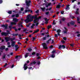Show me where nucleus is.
<instances>
[{"label": "nucleus", "mask_w": 80, "mask_h": 80, "mask_svg": "<svg viewBox=\"0 0 80 80\" xmlns=\"http://www.w3.org/2000/svg\"><path fill=\"white\" fill-rule=\"evenodd\" d=\"M5 47L3 46H2L1 47L0 49L1 50H3V49H5Z\"/></svg>", "instance_id": "nucleus-23"}, {"label": "nucleus", "mask_w": 80, "mask_h": 80, "mask_svg": "<svg viewBox=\"0 0 80 80\" xmlns=\"http://www.w3.org/2000/svg\"><path fill=\"white\" fill-rule=\"evenodd\" d=\"M23 68H24V70H27V68H28V67L27 66V63H25L24 64Z\"/></svg>", "instance_id": "nucleus-10"}, {"label": "nucleus", "mask_w": 80, "mask_h": 80, "mask_svg": "<svg viewBox=\"0 0 80 80\" xmlns=\"http://www.w3.org/2000/svg\"><path fill=\"white\" fill-rule=\"evenodd\" d=\"M65 20V18L64 17H62V18L61 20L60 21V23H62V22H64Z\"/></svg>", "instance_id": "nucleus-11"}, {"label": "nucleus", "mask_w": 80, "mask_h": 80, "mask_svg": "<svg viewBox=\"0 0 80 80\" xmlns=\"http://www.w3.org/2000/svg\"><path fill=\"white\" fill-rule=\"evenodd\" d=\"M51 57H52V58H54V57H55V54H52Z\"/></svg>", "instance_id": "nucleus-28"}, {"label": "nucleus", "mask_w": 80, "mask_h": 80, "mask_svg": "<svg viewBox=\"0 0 80 80\" xmlns=\"http://www.w3.org/2000/svg\"><path fill=\"white\" fill-rule=\"evenodd\" d=\"M47 38L46 37H44L43 38V40H46Z\"/></svg>", "instance_id": "nucleus-51"}, {"label": "nucleus", "mask_w": 80, "mask_h": 80, "mask_svg": "<svg viewBox=\"0 0 80 80\" xmlns=\"http://www.w3.org/2000/svg\"><path fill=\"white\" fill-rule=\"evenodd\" d=\"M15 48H19V47H18V45H16L15 46Z\"/></svg>", "instance_id": "nucleus-36"}, {"label": "nucleus", "mask_w": 80, "mask_h": 80, "mask_svg": "<svg viewBox=\"0 0 80 80\" xmlns=\"http://www.w3.org/2000/svg\"><path fill=\"white\" fill-rule=\"evenodd\" d=\"M28 68L29 70H33V69L32 67Z\"/></svg>", "instance_id": "nucleus-34"}, {"label": "nucleus", "mask_w": 80, "mask_h": 80, "mask_svg": "<svg viewBox=\"0 0 80 80\" xmlns=\"http://www.w3.org/2000/svg\"><path fill=\"white\" fill-rule=\"evenodd\" d=\"M12 35H13V36H14L15 37L17 35V34H12Z\"/></svg>", "instance_id": "nucleus-35"}, {"label": "nucleus", "mask_w": 80, "mask_h": 80, "mask_svg": "<svg viewBox=\"0 0 80 80\" xmlns=\"http://www.w3.org/2000/svg\"><path fill=\"white\" fill-rule=\"evenodd\" d=\"M10 42H8L7 43V44H8V45H10Z\"/></svg>", "instance_id": "nucleus-64"}, {"label": "nucleus", "mask_w": 80, "mask_h": 80, "mask_svg": "<svg viewBox=\"0 0 80 80\" xmlns=\"http://www.w3.org/2000/svg\"><path fill=\"white\" fill-rule=\"evenodd\" d=\"M64 29H65V31L63 32L64 33H67V28H64Z\"/></svg>", "instance_id": "nucleus-26"}, {"label": "nucleus", "mask_w": 80, "mask_h": 80, "mask_svg": "<svg viewBox=\"0 0 80 80\" xmlns=\"http://www.w3.org/2000/svg\"><path fill=\"white\" fill-rule=\"evenodd\" d=\"M16 43V42L15 41H12L11 42V46L12 47H13L15 45V43Z\"/></svg>", "instance_id": "nucleus-8"}, {"label": "nucleus", "mask_w": 80, "mask_h": 80, "mask_svg": "<svg viewBox=\"0 0 80 80\" xmlns=\"http://www.w3.org/2000/svg\"><path fill=\"white\" fill-rule=\"evenodd\" d=\"M8 34H10V33L9 32H2L1 33V35L2 36H7Z\"/></svg>", "instance_id": "nucleus-4"}, {"label": "nucleus", "mask_w": 80, "mask_h": 80, "mask_svg": "<svg viewBox=\"0 0 80 80\" xmlns=\"http://www.w3.org/2000/svg\"><path fill=\"white\" fill-rule=\"evenodd\" d=\"M39 32V29H38L35 30L33 32V34H34V33H37V32Z\"/></svg>", "instance_id": "nucleus-17"}, {"label": "nucleus", "mask_w": 80, "mask_h": 80, "mask_svg": "<svg viewBox=\"0 0 80 80\" xmlns=\"http://www.w3.org/2000/svg\"><path fill=\"white\" fill-rule=\"evenodd\" d=\"M30 25H31V23H30L28 24L26 26V27H30Z\"/></svg>", "instance_id": "nucleus-33"}, {"label": "nucleus", "mask_w": 80, "mask_h": 80, "mask_svg": "<svg viewBox=\"0 0 80 80\" xmlns=\"http://www.w3.org/2000/svg\"><path fill=\"white\" fill-rule=\"evenodd\" d=\"M16 58H17V59H20V58H22V56H17L16 57Z\"/></svg>", "instance_id": "nucleus-16"}, {"label": "nucleus", "mask_w": 80, "mask_h": 80, "mask_svg": "<svg viewBox=\"0 0 80 80\" xmlns=\"http://www.w3.org/2000/svg\"><path fill=\"white\" fill-rule=\"evenodd\" d=\"M74 23L75 22L74 21H71L70 23L69 22L68 23V27H70V24L72 25H74Z\"/></svg>", "instance_id": "nucleus-5"}, {"label": "nucleus", "mask_w": 80, "mask_h": 80, "mask_svg": "<svg viewBox=\"0 0 80 80\" xmlns=\"http://www.w3.org/2000/svg\"><path fill=\"white\" fill-rule=\"evenodd\" d=\"M75 1H76V0H72V3H74Z\"/></svg>", "instance_id": "nucleus-59"}, {"label": "nucleus", "mask_w": 80, "mask_h": 80, "mask_svg": "<svg viewBox=\"0 0 80 80\" xmlns=\"http://www.w3.org/2000/svg\"><path fill=\"white\" fill-rule=\"evenodd\" d=\"M28 54H29V53H26L25 54V58H27L28 57Z\"/></svg>", "instance_id": "nucleus-21"}, {"label": "nucleus", "mask_w": 80, "mask_h": 80, "mask_svg": "<svg viewBox=\"0 0 80 80\" xmlns=\"http://www.w3.org/2000/svg\"><path fill=\"white\" fill-rule=\"evenodd\" d=\"M57 32H58V33H60V32H61V30L60 29L58 30L57 31Z\"/></svg>", "instance_id": "nucleus-30"}, {"label": "nucleus", "mask_w": 80, "mask_h": 80, "mask_svg": "<svg viewBox=\"0 0 80 80\" xmlns=\"http://www.w3.org/2000/svg\"><path fill=\"white\" fill-rule=\"evenodd\" d=\"M16 25V23L13 22H11V26H12V25Z\"/></svg>", "instance_id": "nucleus-19"}, {"label": "nucleus", "mask_w": 80, "mask_h": 80, "mask_svg": "<svg viewBox=\"0 0 80 80\" xmlns=\"http://www.w3.org/2000/svg\"><path fill=\"white\" fill-rule=\"evenodd\" d=\"M49 12H46V15H48V14H49Z\"/></svg>", "instance_id": "nucleus-47"}, {"label": "nucleus", "mask_w": 80, "mask_h": 80, "mask_svg": "<svg viewBox=\"0 0 80 80\" xmlns=\"http://www.w3.org/2000/svg\"><path fill=\"white\" fill-rule=\"evenodd\" d=\"M8 13H9V14H12V11H9L8 12Z\"/></svg>", "instance_id": "nucleus-32"}, {"label": "nucleus", "mask_w": 80, "mask_h": 80, "mask_svg": "<svg viewBox=\"0 0 80 80\" xmlns=\"http://www.w3.org/2000/svg\"><path fill=\"white\" fill-rule=\"evenodd\" d=\"M40 18H41V17L40 16L38 18H37V15H35V16L34 18V23L32 24L31 26V28H33L34 26L36 27H37L38 25L39 20Z\"/></svg>", "instance_id": "nucleus-1"}, {"label": "nucleus", "mask_w": 80, "mask_h": 80, "mask_svg": "<svg viewBox=\"0 0 80 80\" xmlns=\"http://www.w3.org/2000/svg\"><path fill=\"white\" fill-rule=\"evenodd\" d=\"M3 1L2 0H0V3H2Z\"/></svg>", "instance_id": "nucleus-60"}, {"label": "nucleus", "mask_w": 80, "mask_h": 80, "mask_svg": "<svg viewBox=\"0 0 80 80\" xmlns=\"http://www.w3.org/2000/svg\"><path fill=\"white\" fill-rule=\"evenodd\" d=\"M63 40H67V38L66 37H64L63 38Z\"/></svg>", "instance_id": "nucleus-43"}, {"label": "nucleus", "mask_w": 80, "mask_h": 80, "mask_svg": "<svg viewBox=\"0 0 80 80\" xmlns=\"http://www.w3.org/2000/svg\"><path fill=\"white\" fill-rule=\"evenodd\" d=\"M7 65V64L6 63L4 66V67H5Z\"/></svg>", "instance_id": "nucleus-62"}, {"label": "nucleus", "mask_w": 80, "mask_h": 80, "mask_svg": "<svg viewBox=\"0 0 80 80\" xmlns=\"http://www.w3.org/2000/svg\"><path fill=\"white\" fill-rule=\"evenodd\" d=\"M16 17V15L15 14H13L12 16V17Z\"/></svg>", "instance_id": "nucleus-42"}, {"label": "nucleus", "mask_w": 80, "mask_h": 80, "mask_svg": "<svg viewBox=\"0 0 80 80\" xmlns=\"http://www.w3.org/2000/svg\"><path fill=\"white\" fill-rule=\"evenodd\" d=\"M19 16V15L18 14H16V17H18V16Z\"/></svg>", "instance_id": "nucleus-38"}, {"label": "nucleus", "mask_w": 80, "mask_h": 80, "mask_svg": "<svg viewBox=\"0 0 80 80\" xmlns=\"http://www.w3.org/2000/svg\"><path fill=\"white\" fill-rule=\"evenodd\" d=\"M5 40H6V42H8L9 40H10V38L9 37H6L5 38Z\"/></svg>", "instance_id": "nucleus-9"}, {"label": "nucleus", "mask_w": 80, "mask_h": 80, "mask_svg": "<svg viewBox=\"0 0 80 80\" xmlns=\"http://www.w3.org/2000/svg\"><path fill=\"white\" fill-rule=\"evenodd\" d=\"M22 22H20L18 24V27H23V25H22Z\"/></svg>", "instance_id": "nucleus-14"}, {"label": "nucleus", "mask_w": 80, "mask_h": 80, "mask_svg": "<svg viewBox=\"0 0 80 80\" xmlns=\"http://www.w3.org/2000/svg\"><path fill=\"white\" fill-rule=\"evenodd\" d=\"M41 8L42 11H45V7L44 8Z\"/></svg>", "instance_id": "nucleus-27"}, {"label": "nucleus", "mask_w": 80, "mask_h": 80, "mask_svg": "<svg viewBox=\"0 0 80 80\" xmlns=\"http://www.w3.org/2000/svg\"><path fill=\"white\" fill-rule=\"evenodd\" d=\"M32 39H33V40H32V41L33 42V41H34V40H35V38H32Z\"/></svg>", "instance_id": "nucleus-53"}, {"label": "nucleus", "mask_w": 80, "mask_h": 80, "mask_svg": "<svg viewBox=\"0 0 80 80\" xmlns=\"http://www.w3.org/2000/svg\"><path fill=\"white\" fill-rule=\"evenodd\" d=\"M46 22H45V23H48V20L47 19V18H44Z\"/></svg>", "instance_id": "nucleus-22"}, {"label": "nucleus", "mask_w": 80, "mask_h": 80, "mask_svg": "<svg viewBox=\"0 0 80 80\" xmlns=\"http://www.w3.org/2000/svg\"><path fill=\"white\" fill-rule=\"evenodd\" d=\"M54 42V41L53 40H52L51 43H53Z\"/></svg>", "instance_id": "nucleus-57"}, {"label": "nucleus", "mask_w": 80, "mask_h": 80, "mask_svg": "<svg viewBox=\"0 0 80 80\" xmlns=\"http://www.w3.org/2000/svg\"><path fill=\"white\" fill-rule=\"evenodd\" d=\"M34 17L33 16H31V15H29L27 16L26 19L24 20V21L26 23H28L29 22H32V20L33 19Z\"/></svg>", "instance_id": "nucleus-2"}, {"label": "nucleus", "mask_w": 80, "mask_h": 80, "mask_svg": "<svg viewBox=\"0 0 80 80\" xmlns=\"http://www.w3.org/2000/svg\"><path fill=\"white\" fill-rule=\"evenodd\" d=\"M64 13V11H61V14H63Z\"/></svg>", "instance_id": "nucleus-52"}, {"label": "nucleus", "mask_w": 80, "mask_h": 80, "mask_svg": "<svg viewBox=\"0 0 80 80\" xmlns=\"http://www.w3.org/2000/svg\"><path fill=\"white\" fill-rule=\"evenodd\" d=\"M70 45L71 46V47H73L74 46V44H70Z\"/></svg>", "instance_id": "nucleus-41"}, {"label": "nucleus", "mask_w": 80, "mask_h": 80, "mask_svg": "<svg viewBox=\"0 0 80 80\" xmlns=\"http://www.w3.org/2000/svg\"><path fill=\"white\" fill-rule=\"evenodd\" d=\"M18 48H15V51H17V50H18Z\"/></svg>", "instance_id": "nucleus-55"}, {"label": "nucleus", "mask_w": 80, "mask_h": 80, "mask_svg": "<svg viewBox=\"0 0 80 80\" xmlns=\"http://www.w3.org/2000/svg\"><path fill=\"white\" fill-rule=\"evenodd\" d=\"M39 55H40L38 53H37L36 54V56H37L38 57L39 56Z\"/></svg>", "instance_id": "nucleus-49"}, {"label": "nucleus", "mask_w": 80, "mask_h": 80, "mask_svg": "<svg viewBox=\"0 0 80 80\" xmlns=\"http://www.w3.org/2000/svg\"><path fill=\"white\" fill-rule=\"evenodd\" d=\"M8 47L9 48H10L11 47V46L10 45H8Z\"/></svg>", "instance_id": "nucleus-61"}, {"label": "nucleus", "mask_w": 80, "mask_h": 80, "mask_svg": "<svg viewBox=\"0 0 80 80\" xmlns=\"http://www.w3.org/2000/svg\"><path fill=\"white\" fill-rule=\"evenodd\" d=\"M56 24V23L55 22V21H53V25H55Z\"/></svg>", "instance_id": "nucleus-44"}, {"label": "nucleus", "mask_w": 80, "mask_h": 80, "mask_svg": "<svg viewBox=\"0 0 80 80\" xmlns=\"http://www.w3.org/2000/svg\"><path fill=\"white\" fill-rule=\"evenodd\" d=\"M50 40H52V38H50L49 39V40H48V41H47L46 42V43H47L48 44L49 43V42H50Z\"/></svg>", "instance_id": "nucleus-25"}, {"label": "nucleus", "mask_w": 80, "mask_h": 80, "mask_svg": "<svg viewBox=\"0 0 80 80\" xmlns=\"http://www.w3.org/2000/svg\"><path fill=\"white\" fill-rule=\"evenodd\" d=\"M60 5H59V4L57 6V8H60Z\"/></svg>", "instance_id": "nucleus-31"}, {"label": "nucleus", "mask_w": 80, "mask_h": 80, "mask_svg": "<svg viewBox=\"0 0 80 80\" xmlns=\"http://www.w3.org/2000/svg\"><path fill=\"white\" fill-rule=\"evenodd\" d=\"M42 45H43V48H45V49H47L48 48H47V45L46 44V43H43L42 44Z\"/></svg>", "instance_id": "nucleus-6"}, {"label": "nucleus", "mask_w": 80, "mask_h": 80, "mask_svg": "<svg viewBox=\"0 0 80 80\" xmlns=\"http://www.w3.org/2000/svg\"><path fill=\"white\" fill-rule=\"evenodd\" d=\"M55 53V50L53 51L52 52V54H54V53Z\"/></svg>", "instance_id": "nucleus-39"}, {"label": "nucleus", "mask_w": 80, "mask_h": 80, "mask_svg": "<svg viewBox=\"0 0 80 80\" xmlns=\"http://www.w3.org/2000/svg\"><path fill=\"white\" fill-rule=\"evenodd\" d=\"M61 42H62V43H65V41H61Z\"/></svg>", "instance_id": "nucleus-56"}, {"label": "nucleus", "mask_w": 80, "mask_h": 80, "mask_svg": "<svg viewBox=\"0 0 80 80\" xmlns=\"http://www.w3.org/2000/svg\"><path fill=\"white\" fill-rule=\"evenodd\" d=\"M52 28V26H51V25L48 26V29H49V28Z\"/></svg>", "instance_id": "nucleus-29"}, {"label": "nucleus", "mask_w": 80, "mask_h": 80, "mask_svg": "<svg viewBox=\"0 0 80 80\" xmlns=\"http://www.w3.org/2000/svg\"><path fill=\"white\" fill-rule=\"evenodd\" d=\"M66 11H67V10H70V5H68L66 6Z\"/></svg>", "instance_id": "nucleus-12"}, {"label": "nucleus", "mask_w": 80, "mask_h": 80, "mask_svg": "<svg viewBox=\"0 0 80 80\" xmlns=\"http://www.w3.org/2000/svg\"><path fill=\"white\" fill-rule=\"evenodd\" d=\"M35 12L36 13H38V12H39V10H37V11H36Z\"/></svg>", "instance_id": "nucleus-48"}, {"label": "nucleus", "mask_w": 80, "mask_h": 80, "mask_svg": "<svg viewBox=\"0 0 80 80\" xmlns=\"http://www.w3.org/2000/svg\"><path fill=\"white\" fill-rule=\"evenodd\" d=\"M62 48H65V46L63 45H62Z\"/></svg>", "instance_id": "nucleus-40"}, {"label": "nucleus", "mask_w": 80, "mask_h": 80, "mask_svg": "<svg viewBox=\"0 0 80 80\" xmlns=\"http://www.w3.org/2000/svg\"><path fill=\"white\" fill-rule=\"evenodd\" d=\"M78 10H79V9L78 8L77 9V10L76 11L75 13L76 14H77V15H78L79 13H78Z\"/></svg>", "instance_id": "nucleus-24"}, {"label": "nucleus", "mask_w": 80, "mask_h": 80, "mask_svg": "<svg viewBox=\"0 0 80 80\" xmlns=\"http://www.w3.org/2000/svg\"><path fill=\"white\" fill-rule=\"evenodd\" d=\"M32 49L31 48H29L28 49V51L29 52H30L31 51H32Z\"/></svg>", "instance_id": "nucleus-37"}, {"label": "nucleus", "mask_w": 80, "mask_h": 80, "mask_svg": "<svg viewBox=\"0 0 80 80\" xmlns=\"http://www.w3.org/2000/svg\"><path fill=\"white\" fill-rule=\"evenodd\" d=\"M9 28H12V26H9Z\"/></svg>", "instance_id": "nucleus-63"}, {"label": "nucleus", "mask_w": 80, "mask_h": 80, "mask_svg": "<svg viewBox=\"0 0 80 80\" xmlns=\"http://www.w3.org/2000/svg\"><path fill=\"white\" fill-rule=\"evenodd\" d=\"M62 46L60 45L59 46V49H60V48H62Z\"/></svg>", "instance_id": "nucleus-45"}, {"label": "nucleus", "mask_w": 80, "mask_h": 80, "mask_svg": "<svg viewBox=\"0 0 80 80\" xmlns=\"http://www.w3.org/2000/svg\"><path fill=\"white\" fill-rule=\"evenodd\" d=\"M51 4H52V3H51V2L46 3L45 4L46 7L47 8H48V6H50V5H51Z\"/></svg>", "instance_id": "nucleus-7"}, {"label": "nucleus", "mask_w": 80, "mask_h": 80, "mask_svg": "<svg viewBox=\"0 0 80 80\" xmlns=\"http://www.w3.org/2000/svg\"><path fill=\"white\" fill-rule=\"evenodd\" d=\"M35 52H33L32 53V55H35Z\"/></svg>", "instance_id": "nucleus-50"}, {"label": "nucleus", "mask_w": 80, "mask_h": 80, "mask_svg": "<svg viewBox=\"0 0 80 80\" xmlns=\"http://www.w3.org/2000/svg\"><path fill=\"white\" fill-rule=\"evenodd\" d=\"M38 65H40V61H38Z\"/></svg>", "instance_id": "nucleus-54"}, {"label": "nucleus", "mask_w": 80, "mask_h": 80, "mask_svg": "<svg viewBox=\"0 0 80 80\" xmlns=\"http://www.w3.org/2000/svg\"><path fill=\"white\" fill-rule=\"evenodd\" d=\"M23 10H24V9L23 8H21V11H23Z\"/></svg>", "instance_id": "nucleus-46"}, {"label": "nucleus", "mask_w": 80, "mask_h": 80, "mask_svg": "<svg viewBox=\"0 0 80 80\" xmlns=\"http://www.w3.org/2000/svg\"><path fill=\"white\" fill-rule=\"evenodd\" d=\"M26 9H28V10L26 9V10H25V13H27V12H30V9H28V7H26Z\"/></svg>", "instance_id": "nucleus-13"}, {"label": "nucleus", "mask_w": 80, "mask_h": 80, "mask_svg": "<svg viewBox=\"0 0 80 80\" xmlns=\"http://www.w3.org/2000/svg\"><path fill=\"white\" fill-rule=\"evenodd\" d=\"M55 37H58V35H57V34H56L55 35Z\"/></svg>", "instance_id": "nucleus-58"}, {"label": "nucleus", "mask_w": 80, "mask_h": 80, "mask_svg": "<svg viewBox=\"0 0 80 80\" xmlns=\"http://www.w3.org/2000/svg\"><path fill=\"white\" fill-rule=\"evenodd\" d=\"M31 2V1L29 0H26V5L28 7H29L30 6V2Z\"/></svg>", "instance_id": "nucleus-3"}, {"label": "nucleus", "mask_w": 80, "mask_h": 80, "mask_svg": "<svg viewBox=\"0 0 80 80\" xmlns=\"http://www.w3.org/2000/svg\"><path fill=\"white\" fill-rule=\"evenodd\" d=\"M35 63H36V62L34 61L33 62H31L30 63V65L32 66V65H35Z\"/></svg>", "instance_id": "nucleus-20"}, {"label": "nucleus", "mask_w": 80, "mask_h": 80, "mask_svg": "<svg viewBox=\"0 0 80 80\" xmlns=\"http://www.w3.org/2000/svg\"><path fill=\"white\" fill-rule=\"evenodd\" d=\"M13 21L14 22H18V19L17 18H13Z\"/></svg>", "instance_id": "nucleus-15"}, {"label": "nucleus", "mask_w": 80, "mask_h": 80, "mask_svg": "<svg viewBox=\"0 0 80 80\" xmlns=\"http://www.w3.org/2000/svg\"><path fill=\"white\" fill-rule=\"evenodd\" d=\"M2 27H5V29H7V27H8V24H6L5 25H2Z\"/></svg>", "instance_id": "nucleus-18"}]
</instances>
